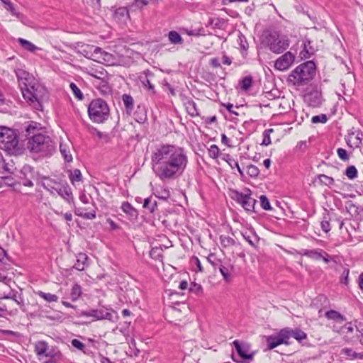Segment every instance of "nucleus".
I'll list each match as a JSON object with an SVG mask.
<instances>
[{
    "mask_svg": "<svg viewBox=\"0 0 363 363\" xmlns=\"http://www.w3.org/2000/svg\"><path fill=\"white\" fill-rule=\"evenodd\" d=\"M143 207L150 213H154L157 209V202L152 196H150L144 200Z\"/></svg>",
    "mask_w": 363,
    "mask_h": 363,
    "instance_id": "obj_22",
    "label": "nucleus"
},
{
    "mask_svg": "<svg viewBox=\"0 0 363 363\" xmlns=\"http://www.w3.org/2000/svg\"><path fill=\"white\" fill-rule=\"evenodd\" d=\"M325 315L328 320H333L337 323H342L346 320L344 315L335 310H330L327 311Z\"/></svg>",
    "mask_w": 363,
    "mask_h": 363,
    "instance_id": "obj_24",
    "label": "nucleus"
},
{
    "mask_svg": "<svg viewBox=\"0 0 363 363\" xmlns=\"http://www.w3.org/2000/svg\"><path fill=\"white\" fill-rule=\"evenodd\" d=\"M303 255L315 260L323 259L326 264L329 263L330 262V255L326 252L320 249L304 250L303 252Z\"/></svg>",
    "mask_w": 363,
    "mask_h": 363,
    "instance_id": "obj_12",
    "label": "nucleus"
},
{
    "mask_svg": "<svg viewBox=\"0 0 363 363\" xmlns=\"http://www.w3.org/2000/svg\"><path fill=\"white\" fill-rule=\"evenodd\" d=\"M227 157L228 160H226V162L228 163V164L230 166L232 169L238 167L239 164L237 160L230 157L229 155H228Z\"/></svg>",
    "mask_w": 363,
    "mask_h": 363,
    "instance_id": "obj_59",
    "label": "nucleus"
},
{
    "mask_svg": "<svg viewBox=\"0 0 363 363\" xmlns=\"http://www.w3.org/2000/svg\"><path fill=\"white\" fill-rule=\"evenodd\" d=\"M341 353L347 357H348L351 359H363V353H357L354 351H353L350 348H343L342 350Z\"/></svg>",
    "mask_w": 363,
    "mask_h": 363,
    "instance_id": "obj_28",
    "label": "nucleus"
},
{
    "mask_svg": "<svg viewBox=\"0 0 363 363\" xmlns=\"http://www.w3.org/2000/svg\"><path fill=\"white\" fill-rule=\"evenodd\" d=\"M88 260L89 257L86 254L79 253L77 255V261L74 265V268L79 271L84 270L86 267L89 266Z\"/></svg>",
    "mask_w": 363,
    "mask_h": 363,
    "instance_id": "obj_16",
    "label": "nucleus"
},
{
    "mask_svg": "<svg viewBox=\"0 0 363 363\" xmlns=\"http://www.w3.org/2000/svg\"><path fill=\"white\" fill-rule=\"evenodd\" d=\"M184 106L189 115L192 117L199 116V112L196 104L192 99H187L184 103Z\"/></svg>",
    "mask_w": 363,
    "mask_h": 363,
    "instance_id": "obj_19",
    "label": "nucleus"
},
{
    "mask_svg": "<svg viewBox=\"0 0 363 363\" xmlns=\"http://www.w3.org/2000/svg\"><path fill=\"white\" fill-rule=\"evenodd\" d=\"M93 84L94 86L99 89L103 95H106L111 92V89L108 81L104 79L96 77Z\"/></svg>",
    "mask_w": 363,
    "mask_h": 363,
    "instance_id": "obj_13",
    "label": "nucleus"
},
{
    "mask_svg": "<svg viewBox=\"0 0 363 363\" xmlns=\"http://www.w3.org/2000/svg\"><path fill=\"white\" fill-rule=\"evenodd\" d=\"M13 300L18 306H23L24 305V301L21 294H18V292L12 290L11 298Z\"/></svg>",
    "mask_w": 363,
    "mask_h": 363,
    "instance_id": "obj_46",
    "label": "nucleus"
},
{
    "mask_svg": "<svg viewBox=\"0 0 363 363\" xmlns=\"http://www.w3.org/2000/svg\"><path fill=\"white\" fill-rule=\"evenodd\" d=\"M201 290H202V287L200 284H196V283L191 284V286L189 288L190 291L194 292L195 294H199V292L201 291Z\"/></svg>",
    "mask_w": 363,
    "mask_h": 363,
    "instance_id": "obj_56",
    "label": "nucleus"
},
{
    "mask_svg": "<svg viewBox=\"0 0 363 363\" xmlns=\"http://www.w3.org/2000/svg\"><path fill=\"white\" fill-rule=\"evenodd\" d=\"M291 337L301 342L307 338V335L301 329L296 328L295 330H291Z\"/></svg>",
    "mask_w": 363,
    "mask_h": 363,
    "instance_id": "obj_36",
    "label": "nucleus"
},
{
    "mask_svg": "<svg viewBox=\"0 0 363 363\" xmlns=\"http://www.w3.org/2000/svg\"><path fill=\"white\" fill-rule=\"evenodd\" d=\"M77 216H80L84 219H94L96 218V211H92L89 213H77Z\"/></svg>",
    "mask_w": 363,
    "mask_h": 363,
    "instance_id": "obj_53",
    "label": "nucleus"
},
{
    "mask_svg": "<svg viewBox=\"0 0 363 363\" xmlns=\"http://www.w3.org/2000/svg\"><path fill=\"white\" fill-rule=\"evenodd\" d=\"M71 343L74 347H76L81 351H83L85 348V345L77 339H73Z\"/></svg>",
    "mask_w": 363,
    "mask_h": 363,
    "instance_id": "obj_55",
    "label": "nucleus"
},
{
    "mask_svg": "<svg viewBox=\"0 0 363 363\" xmlns=\"http://www.w3.org/2000/svg\"><path fill=\"white\" fill-rule=\"evenodd\" d=\"M273 132V129L269 128L267 129L263 132V140L262 142V145L264 146H267L271 144V138L270 134Z\"/></svg>",
    "mask_w": 363,
    "mask_h": 363,
    "instance_id": "obj_39",
    "label": "nucleus"
},
{
    "mask_svg": "<svg viewBox=\"0 0 363 363\" xmlns=\"http://www.w3.org/2000/svg\"><path fill=\"white\" fill-rule=\"evenodd\" d=\"M167 37L169 41L173 45H182L184 44V39L182 38L180 34L175 30L169 31Z\"/></svg>",
    "mask_w": 363,
    "mask_h": 363,
    "instance_id": "obj_23",
    "label": "nucleus"
},
{
    "mask_svg": "<svg viewBox=\"0 0 363 363\" xmlns=\"http://www.w3.org/2000/svg\"><path fill=\"white\" fill-rule=\"evenodd\" d=\"M349 272H350L349 269H345L343 271V273L342 274L341 282L345 284H346V285L348 284Z\"/></svg>",
    "mask_w": 363,
    "mask_h": 363,
    "instance_id": "obj_61",
    "label": "nucleus"
},
{
    "mask_svg": "<svg viewBox=\"0 0 363 363\" xmlns=\"http://www.w3.org/2000/svg\"><path fill=\"white\" fill-rule=\"evenodd\" d=\"M157 197L160 198V199H162L163 200H167L168 198H169L170 196V193H169V191L168 189H163L161 192V195L160 196H156Z\"/></svg>",
    "mask_w": 363,
    "mask_h": 363,
    "instance_id": "obj_62",
    "label": "nucleus"
},
{
    "mask_svg": "<svg viewBox=\"0 0 363 363\" xmlns=\"http://www.w3.org/2000/svg\"><path fill=\"white\" fill-rule=\"evenodd\" d=\"M16 74L23 98L36 110H42V104L48 99V91L32 74L18 69Z\"/></svg>",
    "mask_w": 363,
    "mask_h": 363,
    "instance_id": "obj_2",
    "label": "nucleus"
},
{
    "mask_svg": "<svg viewBox=\"0 0 363 363\" xmlns=\"http://www.w3.org/2000/svg\"><path fill=\"white\" fill-rule=\"evenodd\" d=\"M69 179L72 184L75 182H79L82 180V174L79 169H75L74 171L70 172Z\"/></svg>",
    "mask_w": 363,
    "mask_h": 363,
    "instance_id": "obj_40",
    "label": "nucleus"
},
{
    "mask_svg": "<svg viewBox=\"0 0 363 363\" xmlns=\"http://www.w3.org/2000/svg\"><path fill=\"white\" fill-rule=\"evenodd\" d=\"M269 50L274 53H281L289 46V41L286 37H275L270 35L268 38Z\"/></svg>",
    "mask_w": 363,
    "mask_h": 363,
    "instance_id": "obj_10",
    "label": "nucleus"
},
{
    "mask_svg": "<svg viewBox=\"0 0 363 363\" xmlns=\"http://www.w3.org/2000/svg\"><path fill=\"white\" fill-rule=\"evenodd\" d=\"M141 82L145 88L151 91L152 94H155V86L146 77L142 79Z\"/></svg>",
    "mask_w": 363,
    "mask_h": 363,
    "instance_id": "obj_52",
    "label": "nucleus"
},
{
    "mask_svg": "<svg viewBox=\"0 0 363 363\" xmlns=\"http://www.w3.org/2000/svg\"><path fill=\"white\" fill-rule=\"evenodd\" d=\"M44 357L47 359L45 363H56L62 359V354L60 350L52 348L48 350Z\"/></svg>",
    "mask_w": 363,
    "mask_h": 363,
    "instance_id": "obj_15",
    "label": "nucleus"
},
{
    "mask_svg": "<svg viewBox=\"0 0 363 363\" xmlns=\"http://www.w3.org/2000/svg\"><path fill=\"white\" fill-rule=\"evenodd\" d=\"M252 84V78L250 76L244 77L240 82L241 88L244 90H248Z\"/></svg>",
    "mask_w": 363,
    "mask_h": 363,
    "instance_id": "obj_43",
    "label": "nucleus"
},
{
    "mask_svg": "<svg viewBox=\"0 0 363 363\" xmlns=\"http://www.w3.org/2000/svg\"><path fill=\"white\" fill-rule=\"evenodd\" d=\"M210 65L213 67H215V68H218V67H220V63L219 62V60L218 58L217 57H214V58H212L211 60H210Z\"/></svg>",
    "mask_w": 363,
    "mask_h": 363,
    "instance_id": "obj_63",
    "label": "nucleus"
},
{
    "mask_svg": "<svg viewBox=\"0 0 363 363\" xmlns=\"http://www.w3.org/2000/svg\"><path fill=\"white\" fill-rule=\"evenodd\" d=\"M39 126V123L30 121L26 127V132L27 133V135H30V134H33V135L35 134H38L37 132L40 129Z\"/></svg>",
    "mask_w": 363,
    "mask_h": 363,
    "instance_id": "obj_34",
    "label": "nucleus"
},
{
    "mask_svg": "<svg viewBox=\"0 0 363 363\" xmlns=\"http://www.w3.org/2000/svg\"><path fill=\"white\" fill-rule=\"evenodd\" d=\"M279 340H281L282 344H289V340L291 337V329L286 328L281 329L277 335Z\"/></svg>",
    "mask_w": 363,
    "mask_h": 363,
    "instance_id": "obj_25",
    "label": "nucleus"
},
{
    "mask_svg": "<svg viewBox=\"0 0 363 363\" xmlns=\"http://www.w3.org/2000/svg\"><path fill=\"white\" fill-rule=\"evenodd\" d=\"M223 276V279L226 282H230L231 281V270L233 269L232 266L225 267L222 264L218 268Z\"/></svg>",
    "mask_w": 363,
    "mask_h": 363,
    "instance_id": "obj_26",
    "label": "nucleus"
},
{
    "mask_svg": "<svg viewBox=\"0 0 363 363\" xmlns=\"http://www.w3.org/2000/svg\"><path fill=\"white\" fill-rule=\"evenodd\" d=\"M82 294V287L78 284H74L70 294L72 300L73 301H77L81 296Z\"/></svg>",
    "mask_w": 363,
    "mask_h": 363,
    "instance_id": "obj_35",
    "label": "nucleus"
},
{
    "mask_svg": "<svg viewBox=\"0 0 363 363\" xmlns=\"http://www.w3.org/2000/svg\"><path fill=\"white\" fill-rule=\"evenodd\" d=\"M233 345L236 349L238 354L244 359H252L253 354H248V348L247 347L242 346L240 344L238 340H235L233 342Z\"/></svg>",
    "mask_w": 363,
    "mask_h": 363,
    "instance_id": "obj_18",
    "label": "nucleus"
},
{
    "mask_svg": "<svg viewBox=\"0 0 363 363\" xmlns=\"http://www.w3.org/2000/svg\"><path fill=\"white\" fill-rule=\"evenodd\" d=\"M48 350V344L45 341L40 340L35 343V352L40 359L45 356Z\"/></svg>",
    "mask_w": 363,
    "mask_h": 363,
    "instance_id": "obj_17",
    "label": "nucleus"
},
{
    "mask_svg": "<svg viewBox=\"0 0 363 363\" xmlns=\"http://www.w3.org/2000/svg\"><path fill=\"white\" fill-rule=\"evenodd\" d=\"M91 121L96 123L105 122L109 117L110 109L107 103L101 99L92 100L88 106Z\"/></svg>",
    "mask_w": 363,
    "mask_h": 363,
    "instance_id": "obj_5",
    "label": "nucleus"
},
{
    "mask_svg": "<svg viewBox=\"0 0 363 363\" xmlns=\"http://www.w3.org/2000/svg\"><path fill=\"white\" fill-rule=\"evenodd\" d=\"M28 147L31 152L38 153L43 157L52 155L55 150L52 140L42 133L30 136L28 139Z\"/></svg>",
    "mask_w": 363,
    "mask_h": 363,
    "instance_id": "obj_4",
    "label": "nucleus"
},
{
    "mask_svg": "<svg viewBox=\"0 0 363 363\" xmlns=\"http://www.w3.org/2000/svg\"><path fill=\"white\" fill-rule=\"evenodd\" d=\"M122 211L127 214L130 218L135 219L138 218V211L128 202H124L121 206Z\"/></svg>",
    "mask_w": 363,
    "mask_h": 363,
    "instance_id": "obj_21",
    "label": "nucleus"
},
{
    "mask_svg": "<svg viewBox=\"0 0 363 363\" xmlns=\"http://www.w3.org/2000/svg\"><path fill=\"white\" fill-rule=\"evenodd\" d=\"M187 164L185 150L173 145H161L154 150L151 155L152 171L161 181L174 180L182 176Z\"/></svg>",
    "mask_w": 363,
    "mask_h": 363,
    "instance_id": "obj_1",
    "label": "nucleus"
},
{
    "mask_svg": "<svg viewBox=\"0 0 363 363\" xmlns=\"http://www.w3.org/2000/svg\"><path fill=\"white\" fill-rule=\"evenodd\" d=\"M311 41L308 39H306L303 41L304 50L309 55L313 54L315 51V49L311 46Z\"/></svg>",
    "mask_w": 363,
    "mask_h": 363,
    "instance_id": "obj_51",
    "label": "nucleus"
},
{
    "mask_svg": "<svg viewBox=\"0 0 363 363\" xmlns=\"http://www.w3.org/2000/svg\"><path fill=\"white\" fill-rule=\"evenodd\" d=\"M74 95L79 100H82L83 99V94L79 87L74 84L71 83L69 85Z\"/></svg>",
    "mask_w": 363,
    "mask_h": 363,
    "instance_id": "obj_49",
    "label": "nucleus"
},
{
    "mask_svg": "<svg viewBox=\"0 0 363 363\" xmlns=\"http://www.w3.org/2000/svg\"><path fill=\"white\" fill-rule=\"evenodd\" d=\"M43 186L44 189L50 191L51 194H53L55 191L69 203L73 200L71 189L67 184H61L52 180H49L48 182L44 183Z\"/></svg>",
    "mask_w": 363,
    "mask_h": 363,
    "instance_id": "obj_8",
    "label": "nucleus"
},
{
    "mask_svg": "<svg viewBox=\"0 0 363 363\" xmlns=\"http://www.w3.org/2000/svg\"><path fill=\"white\" fill-rule=\"evenodd\" d=\"M338 157L343 161L349 160V155L346 150L343 148H338L337 150Z\"/></svg>",
    "mask_w": 363,
    "mask_h": 363,
    "instance_id": "obj_54",
    "label": "nucleus"
},
{
    "mask_svg": "<svg viewBox=\"0 0 363 363\" xmlns=\"http://www.w3.org/2000/svg\"><path fill=\"white\" fill-rule=\"evenodd\" d=\"M346 208L351 215H357L358 213V207L352 201L346 203Z\"/></svg>",
    "mask_w": 363,
    "mask_h": 363,
    "instance_id": "obj_50",
    "label": "nucleus"
},
{
    "mask_svg": "<svg viewBox=\"0 0 363 363\" xmlns=\"http://www.w3.org/2000/svg\"><path fill=\"white\" fill-rule=\"evenodd\" d=\"M0 148L10 154H16L19 152L18 138L15 130L0 127Z\"/></svg>",
    "mask_w": 363,
    "mask_h": 363,
    "instance_id": "obj_6",
    "label": "nucleus"
},
{
    "mask_svg": "<svg viewBox=\"0 0 363 363\" xmlns=\"http://www.w3.org/2000/svg\"><path fill=\"white\" fill-rule=\"evenodd\" d=\"M122 100L127 112H131L133 109L134 104L133 97L130 95L125 94L122 96Z\"/></svg>",
    "mask_w": 363,
    "mask_h": 363,
    "instance_id": "obj_30",
    "label": "nucleus"
},
{
    "mask_svg": "<svg viewBox=\"0 0 363 363\" xmlns=\"http://www.w3.org/2000/svg\"><path fill=\"white\" fill-rule=\"evenodd\" d=\"M37 294L42 298H43L47 302H57L59 299L58 296L55 294H52L50 293H45L42 291H39L37 292Z\"/></svg>",
    "mask_w": 363,
    "mask_h": 363,
    "instance_id": "obj_31",
    "label": "nucleus"
},
{
    "mask_svg": "<svg viewBox=\"0 0 363 363\" xmlns=\"http://www.w3.org/2000/svg\"><path fill=\"white\" fill-rule=\"evenodd\" d=\"M260 204L263 209L269 211L272 209L270 203L269 201V199L265 195H262L260 196Z\"/></svg>",
    "mask_w": 363,
    "mask_h": 363,
    "instance_id": "obj_47",
    "label": "nucleus"
},
{
    "mask_svg": "<svg viewBox=\"0 0 363 363\" xmlns=\"http://www.w3.org/2000/svg\"><path fill=\"white\" fill-rule=\"evenodd\" d=\"M114 313L115 312L112 308L101 306L99 308L82 311L79 313V316L91 317L93 318V320H113Z\"/></svg>",
    "mask_w": 363,
    "mask_h": 363,
    "instance_id": "obj_9",
    "label": "nucleus"
},
{
    "mask_svg": "<svg viewBox=\"0 0 363 363\" xmlns=\"http://www.w3.org/2000/svg\"><path fill=\"white\" fill-rule=\"evenodd\" d=\"M18 41L23 48H24L25 50H26L29 52H34L35 50L39 49L31 42H30L27 40H25L23 38H20L18 39Z\"/></svg>",
    "mask_w": 363,
    "mask_h": 363,
    "instance_id": "obj_27",
    "label": "nucleus"
},
{
    "mask_svg": "<svg viewBox=\"0 0 363 363\" xmlns=\"http://www.w3.org/2000/svg\"><path fill=\"white\" fill-rule=\"evenodd\" d=\"M315 74V65L311 61L302 63L289 74L288 80L294 86H301L308 84Z\"/></svg>",
    "mask_w": 363,
    "mask_h": 363,
    "instance_id": "obj_3",
    "label": "nucleus"
},
{
    "mask_svg": "<svg viewBox=\"0 0 363 363\" xmlns=\"http://www.w3.org/2000/svg\"><path fill=\"white\" fill-rule=\"evenodd\" d=\"M21 179H22L21 184L23 186H29V187H32L33 186V183L32 180L30 179H27V178L25 177V179H23L21 177Z\"/></svg>",
    "mask_w": 363,
    "mask_h": 363,
    "instance_id": "obj_64",
    "label": "nucleus"
},
{
    "mask_svg": "<svg viewBox=\"0 0 363 363\" xmlns=\"http://www.w3.org/2000/svg\"><path fill=\"white\" fill-rule=\"evenodd\" d=\"M282 341L281 340H279L277 335V336H268L267 337V344H268V347L269 350H272L275 347H277V346L280 345L282 344Z\"/></svg>",
    "mask_w": 363,
    "mask_h": 363,
    "instance_id": "obj_32",
    "label": "nucleus"
},
{
    "mask_svg": "<svg viewBox=\"0 0 363 363\" xmlns=\"http://www.w3.org/2000/svg\"><path fill=\"white\" fill-rule=\"evenodd\" d=\"M7 260H10L7 252L3 248H0V262L6 263Z\"/></svg>",
    "mask_w": 363,
    "mask_h": 363,
    "instance_id": "obj_57",
    "label": "nucleus"
},
{
    "mask_svg": "<svg viewBox=\"0 0 363 363\" xmlns=\"http://www.w3.org/2000/svg\"><path fill=\"white\" fill-rule=\"evenodd\" d=\"M93 48L94 45L87 44L78 45L77 52L89 59H93Z\"/></svg>",
    "mask_w": 363,
    "mask_h": 363,
    "instance_id": "obj_20",
    "label": "nucleus"
},
{
    "mask_svg": "<svg viewBox=\"0 0 363 363\" xmlns=\"http://www.w3.org/2000/svg\"><path fill=\"white\" fill-rule=\"evenodd\" d=\"M128 14V11L125 7H120L116 10L114 13V18L120 21Z\"/></svg>",
    "mask_w": 363,
    "mask_h": 363,
    "instance_id": "obj_41",
    "label": "nucleus"
},
{
    "mask_svg": "<svg viewBox=\"0 0 363 363\" xmlns=\"http://www.w3.org/2000/svg\"><path fill=\"white\" fill-rule=\"evenodd\" d=\"M93 57H96L99 54L104 55V56H109V54H108L106 52H104L102 49L99 47L94 46L93 48Z\"/></svg>",
    "mask_w": 363,
    "mask_h": 363,
    "instance_id": "obj_58",
    "label": "nucleus"
},
{
    "mask_svg": "<svg viewBox=\"0 0 363 363\" xmlns=\"http://www.w3.org/2000/svg\"><path fill=\"white\" fill-rule=\"evenodd\" d=\"M294 60L295 55L291 52H286L275 61L274 67L279 71H285L291 66Z\"/></svg>",
    "mask_w": 363,
    "mask_h": 363,
    "instance_id": "obj_11",
    "label": "nucleus"
},
{
    "mask_svg": "<svg viewBox=\"0 0 363 363\" xmlns=\"http://www.w3.org/2000/svg\"><path fill=\"white\" fill-rule=\"evenodd\" d=\"M0 1L4 5L5 9H6L8 11H9L13 16H14L17 18H18L22 23H25V21L26 19V16L23 14L16 11L13 3L10 0H0Z\"/></svg>",
    "mask_w": 363,
    "mask_h": 363,
    "instance_id": "obj_14",
    "label": "nucleus"
},
{
    "mask_svg": "<svg viewBox=\"0 0 363 363\" xmlns=\"http://www.w3.org/2000/svg\"><path fill=\"white\" fill-rule=\"evenodd\" d=\"M320 225H321L322 230L324 232L328 233L330 230V223L328 220H327L325 219L322 220Z\"/></svg>",
    "mask_w": 363,
    "mask_h": 363,
    "instance_id": "obj_60",
    "label": "nucleus"
},
{
    "mask_svg": "<svg viewBox=\"0 0 363 363\" xmlns=\"http://www.w3.org/2000/svg\"><path fill=\"white\" fill-rule=\"evenodd\" d=\"M60 152L66 162H71L72 160V156L70 154V151L67 145L61 143L60 145Z\"/></svg>",
    "mask_w": 363,
    "mask_h": 363,
    "instance_id": "obj_33",
    "label": "nucleus"
},
{
    "mask_svg": "<svg viewBox=\"0 0 363 363\" xmlns=\"http://www.w3.org/2000/svg\"><path fill=\"white\" fill-rule=\"evenodd\" d=\"M328 121V117L325 114H320L317 116H314L311 118V122L313 123H325Z\"/></svg>",
    "mask_w": 363,
    "mask_h": 363,
    "instance_id": "obj_48",
    "label": "nucleus"
},
{
    "mask_svg": "<svg viewBox=\"0 0 363 363\" xmlns=\"http://www.w3.org/2000/svg\"><path fill=\"white\" fill-rule=\"evenodd\" d=\"M208 155L213 159H217L220 154V150L216 145H211L208 150Z\"/></svg>",
    "mask_w": 363,
    "mask_h": 363,
    "instance_id": "obj_42",
    "label": "nucleus"
},
{
    "mask_svg": "<svg viewBox=\"0 0 363 363\" xmlns=\"http://www.w3.org/2000/svg\"><path fill=\"white\" fill-rule=\"evenodd\" d=\"M207 260L215 269L220 266L221 261L217 259L214 254H210L207 257Z\"/></svg>",
    "mask_w": 363,
    "mask_h": 363,
    "instance_id": "obj_44",
    "label": "nucleus"
},
{
    "mask_svg": "<svg viewBox=\"0 0 363 363\" xmlns=\"http://www.w3.org/2000/svg\"><path fill=\"white\" fill-rule=\"evenodd\" d=\"M247 193H242L237 190H231L230 193V198L240 204L247 212L252 213L255 211V205L256 200L251 197L250 189L246 190Z\"/></svg>",
    "mask_w": 363,
    "mask_h": 363,
    "instance_id": "obj_7",
    "label": "nucleus"
},
{
    "mask_svg": "<svg viewBox=\"0 0 363 363\" xmlns=\"http://www.w3.org/2000/svg\"><path fill=\"white\" fill-rule=\"evenodd\" d=\"M247 174L250 177H257L259 174V170L257 167L253 164H250L247 166Z\"/></svg>",
    "mask_w": 363,
    "mask_h": 363,
    "instance_id": "obj_45",
    "label": "nucleus"
},
{
    "mask_svg": "<svg viewBox=\"0 0 363 363\" xmlns=\"http://www.w3.org/2000/svg\"><path fill=\"white\" fill-rule=\"evenodd\" d=\"M238 43L240 47L242 54L244 55V52H246L248 49V43L246 38L242 34H240L239 35Z\"/></svg>",
    "mask_w": 363,
    "mask_h": 363,
    "instance_id": "obj_38",
    "label": "nucleus"
},
{
    "mask_svg": "<svg viewBox=\"0 0 363 363\" xmlns=\"http://www.w3.org/2000/svg\"><path fill=\"white\" fill-rule=\"evenodd\" d=\"M345 174L350 179H354L357 177V169L354 165L349 166L346 169Z\"/></svg>",
    "mask_w": 363,
    "mask_h": 363,
    "instance_id": "obj_37",
    "label": "nucleus"
},
{
    "mask_svg": "<svg viewBox=\"0 0 363 363\" xmlns=\"http://www.w3.org/2000/svg\"><path fill=\"white\" fill-rule=\"evenodd\" d=\"M220 242L222 247H229L235 245V240L228 235H221L219 238Z\"/></svg>",
    "mask_w": 363,
    "mask_h": 363,
    "instance_id": "obj_29",
    "label": "nucleus"
}]
</instances>
